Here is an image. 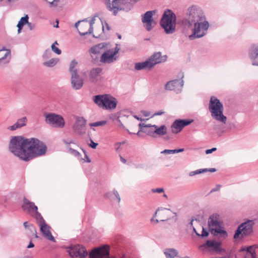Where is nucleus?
I'll return each instance as SVG.
<instances>
[{
  "label": "nucleus",
  "mask_w": 258,
  "mask_h": 258,
  "mask_svg": "<svg viewBox=\"0 0 258 258\" xmlns=\"http://www.w3.org/2000/svg\"><path fill=\"white\" fill-rule=\"evenodd\" d=\"M178 253V251L174 248H167L164 251L166 258H174Z\"/></svg>",
  "instance_id": "nucleus-30"
},
{
  "label": "nucleus",
  "mask_w": 258,
  "mask_h": 258,
  "mask_svg": "<svg viewBox=\"0 0 258 258\" xmlns=\"http://www.w3.org/2000/svg\"><path fill=\"white\" fill-rule=\"evenodd\" d=\"M187 14L189 16V19L192 20L194 23L200 22L204 18L201 9L196 6H192L188 8Z\"/></svg>",
  "instance_id": "nucleus-15"
},
{
  "label": "nucleus",
  "mask_w": 258,
  "mask_h": 258,
  "mask_svg": "<svg viewBox=\"0 0 258 258\" xmlns=\"http://www.w3.org/2000/svg\"><path fill=\"white\" fill-rule=\"evenodd\" d=\"M249 55L253 66H258V44H252L249 50Z\"/></svg>",
  "instance_id": "nucleus-22"
},
{
  "label": "nucleus",
  "mask_w": 258,
  "mask_h": 258,
  "mask_svg": "<svg viewBox=\"0 0 258 258\" xmlns=\"http://www.w3.org/2000/svg\"><path fill=\"white\" fill-rule=\"evenodd\" d=\"M30 138L22 136L12 137L9 144V150L20 160L27 162Z\"/></svg>",
  "instance_id": "nucleus-1"
},
{
  "label": "nucleus",
  "mask_w": 258,
  "mask_h": 258,
  "mask_svg": "<svg viewBox=\"0 0 258 258\" xmlns=\"http://www.w3.org/2000/svg\"><path fill=\"white\" fill-rule=\"evenodd\" d=\"M142 112L143 113L144 115L146 117L149 116L150 115V112L147 111L142 110Z\"/></svg>",
  "instance_id": "nucleus-64"
},
{
  "label": "nucleus",
  "mask_w": 258,
  "mask_h": 258,
  "mask_svg": "<svg viewBox=\"0 0 258 258\" xmlns=\"http://www.w3.org/2000/svg\"><path fill=\"white\" fill-rule=\"evenodd\" d=\"M195 220L197 221L198 220H197L196 218H195L194 217H191V220H190V222L188 223V224L190 225V227L191 228H192V227H194V226H193V222H194V221H195Z\"/></svg>",
  "instance_id": "nucleus-58"
},
{
  "label": "nucleus",
  "mask_w": 258,
  "mask_h": 258,
  "mask_svg": "<svg viewBox=\"0 0 258 258\" xmlns=\"http://www.w3.org/2000/svg\"><path fill=\"white\" fill-rule=\"evenodd\" d=\"M30 230L32 232H35V237L36 238H38V235L37 234L36 229L35 226L33 224H30Z\"/></svg>",
  "instance_id": "nucleus-50"
},
{
  "label": "nucleus",
  "mask_w": 258,
  "mask_h": 258,
  "mask_svg": "<svg viewBox=\"0 0 258 258\" xmlns=\"http://www.w3.org/2000/svg\"><path fill=\"white\" fill-rule=\"evenodd\" d=\"M120 0H112L111 7L118 6H119Z\"/></svg>",
  "instance_id": "nucleus-55"
},
{
  "label": "nucleus",
  "mask_w": 258,
  "mask_h": 258,
  "mask_svg": "<svg viewBox=\"0 0 258 258\" xmlns=\"http://www.w3.org/2000/svg\"><path fill=\"white\" fill-rule=\"evenodd\" d=\"M52 53L49 49H47L45 50L43 54L42 57L43 59H48L51 56Z\"/></svg>",
  "instance_id": "nucleus-40"
},
{
  "label": "nucleus",
  "mask_w": 258,
  "mask_h": 258,
  "mask_svg": "<svg viewBox=\"0 0 258 258\" xmlns=\"http://www.w3.org/2000/svg\"><path fill=\"white\" fill-rule=\"evenodd\" d=\"M193 119H175L171 125L172 133L174 134H178L180 133L182 129L191 124L194 122Z\"/></svg>",
  "instance_id": "nucleus-14"
},
{
  "label": "nucleus",
  "mask_w": 258,
  "mask_h": 258,
  "mask_svg": "<svg viewBox=\"0 0 258 258\" xmlns=\"http://www.w3.org/2000/svg\"><path fill=\"white\" fill-rule=\"evenodd\" d=\"M118 44H116V46L114 49H109V50H111V51L114 56L116 55L120 50V48L118 47Z\"/></svg>",
  "instance_id": "nucleus-45"
},
{
  "label": "nucleus",
  "mask_w": 258,
  "mask_h": 258,
  "mask_svg": "<svg viewBox=\"0 0 258 258\" xmlns=\"http://www.w3.org/2000/svg\"><path fill=\"white\" fill-rule=\"evenodd\" d=\"M51 48L52 51L58 55H59L61 53V50L54 44L51 45Z\"/></svg>",
  "instance_id": "nucleus-42"
},
{
  "label": "nucleus",
  "mask_w": 258,
  "mask_h": 258,
  "mask_svg": "<svg viewBox=\"0 0 258 258\" xmlns=\"http://www.w3.org/2000/svg\"><path fill=\"white\" fill-rule=\"evenodd\" d=\"M5 50H7V49H6V48L5 47H3L2 49H0V53L2 52V51H5ZM9 54H10V50L9 51L5 52V54H4L3 55L0 54V63L2 61H3V60L6 59V58L7 57V55Z\"/></svg>",
  "instance_id": "nucleus-38"
},
{
  "label": "nucleus",
  "mask_w": 258,
  "mask_h": 258,
  "mask_svg": "<svg viewBox=\"0 0 258 258\" xmlns=\"http://www.w3.org/2000/svg\"><path fill=\"white\" fill-rule=\"evenodd\" d=\"M254 223L252 220H247L238 225L235 231L233 238L237 239L239 238L242 239L245 236L250 235L253 232V226Z\"/></svg>",
  "instance_id": "nucleus-9"
},
{
  "label": "nucleus",
  "mask_w": 258,
  "mask_h": 258,
  "mask_svg": "<svg viewBox=\"0 0 258 258\" xmlns=\"http://www.w3.org/2000/svg\"><path fill=\"white\" fill-rule=\"evenodd\" d=\"M164 113V112L161 111V110H160V111H157L156 112L153 116H156V115H161L162 114H163Z\"/></svg>",
  "instance_id": "nucleus-62"
},
{
  "label": "nucleus",
  "mask_w": 258,
  "mask_h": 258,
  "mask_svg": "<svg viewBox=\"0 0 258 258\" xmlns=\"http://www.w3.org/2000/svg\"><path fill=\"white\" fill-rule=\"evenodd\" d=\"M151 190L154 193H155V192L162 193V192H164V189L162 187L157 188H152Z\"/></svg>",
  "instance_id": "nucleus-48"
},
{
  "label": "nucleus",
  "mask_w": 258,
  "mask_h": 258,
  "mask_svg": "<svg viewBox=\"0 0 258 258\" xmlns=\"http://www.w3.org/2000/svg\"><path fill=\"white\" fill-rule=\"evenodd\" d=\"M106 7L109 11H113V15L114 16H116L119 11H123L124 10V8L120 7V6L111 7L110 3H106Z\"/></svg>",
  "instance_id": "nucleus-29"
},
{
  "label": "nucleus",
  "mask_w": 258,
  "mask_h": 258,
  "mask_svg": "<svg viewBox=\"0 0 258 258\" xmlns=\"http://www.w3.org/2000/svg\"><path fill=\"white\" fill-rule=\"evenodd\" d=\"M166 55H162L160 51L155 52L144 61L135 63V69L137 71L142 70H151L156 64L165 62L167 60Z\"/></svg>",
  "instance_id": "nucleus-6"
},
{
  "label": "nucleus",
  "mask_w": 258,
  "mask_h": 258,
  "mask_svg": "<svg viewBox=\"0 0 258 258\" xmlns=\"http://www.w3.org/2000/svg\"><path fill=\"white\" fill-rule=\"evenodd\" d=\"M17 121L21 125V127H23L26 125L27 118L26 116H24L18 119Z\"/></svg>",
  "instance_id": "nucleus-39"
},
{
  "label": "nucleus",
  "mask_w": 258,
  "mask_h": 258,
  "mask_svg": "<svg viewBox=\"0 0 258 258\" xmlns=\"http://www.w3.org/2000/svg\"><path fill=\"white\" fill-rule=\"evenodd\" d=\"M184 151V148L175 149H165L161 152L162 154H175L180 152H182Z\"/></svg>",
  "instance_id": "nucleus-33"
},
{
  "label": "nucleus",
  "mask_w": 258,
  "mask_h": 258,
  "mask_svg": "<svg viewBox=\"0 0 258 258\" xmlns=\"http://www.w3.org/2000/svg\"><path fill=\"white\" fill-rule=\"evenodd\" d=\"M217 150V148L216 147H213L211 149H207L205 151V153L206 154H210L212 153L213 152L216 151Z\"/></svg>",
  "instance_id": "nucleus-53"
},
{
  "label": "nucleus",
  "mask_w": 258,
  "mask_h": 258,
  "mask_svg": "<svg viewBox=\"0 0 258 258\" xmlns=\"http://www.w3.org/2000/svg\"><path fill=\"white\" fill-rule=\"evenodd\" d=\"M106 123H107L106 120H101V121H98L90 123L89 124V125L91 127H93V126L97 127V126H99L104 125L106 124Z\"/></svg>",
  "instance_id": "nucleus-36"
},
{
  "label": "nucleus",
  "mask_w": 258,
  "mask_h": 258,
  "mask_svg": "<svg viewBox=\"0 0 258 258\" xmlns=\"http://www.w3.org/2000/svg\"><path fill=\"white\" fill-rule=\"evenodd\" d=\"M194 25V28L192 30L191 34L188 36V38L190 40H193L196 38H200L204 36L206 34V32H204L201 30V24L199 22H195L193 24Z\"/></svg>",
  "instance_id": "nucleus-20"
},
{
  "label": "nucleus",
  "mask_w": 258,
  "mask_h": 258,
  "mask_svg": "<svg viewBox=\"0 0 258 258\" xmlns=\"http://www.w3.org/2000/svg\"><path fill=\"white\" fill-rule=\"evenodd\" d=\"M210 232V231H209V229L207 230L206 228L203 227L202 231L201 233V238H205L208 237L209 235Z\"/></svg>",
  "instance_id": "nucleus-41"
},
{
  "label": "nucleus",
  "mask_w": 258,
  "mask_h": 258,
  "mask_svg": "<svg viewBox=\"0 0 258 258\" xmlns=\"http://www.w3.org/2000/svg\"><path fill=\"white\" fill-rule=\"evenodd\" d=\"M102 72V69L101 68H92L89 74L90 79L92 82L95 80L101 75Z\"/></svg>",
  "instance_id": "nucleus-26"
},
{
  "label": "nucleus",
  "mask_w": 258,
  "mask_h": 258,
  "mask_svg": "<svg viewBox=\"0 0 258 258\" xmlns=\"http://www.w3.org/2000/svg\"><path fill=\"white\" fill-rule=\"evenodd\" d=\"M214 252L218 254H221L225 253L226 252V250L225 248H222L221 245H218Z\"/></svg>",
  "instance_id": "nucleus-44"
},
{
  "label": "nucleus",
  "mask_w": 258,
  "mask_h": 258,
  "mask_svg": "<svg viewBox=\"0 0 258 258\" xmlns=\"http://www.w3.org/2000/svg\"><path fill=\"white\" fill-rule=\"evenodd\" d=\"M89 52L93 54H97L100 52L99 48L97 47V46L94 45L90 48Z\"/></svg>",
  "instance_id": "nucleus-43"
},
{
  "label": "nucleus",
  "mask_w": 258,
  "mask_h": 258,
  "mask_svg": "<svg viewBox=\"0 0 258 258\" xmlns=\"http://www.w3.org/2000/svg\"><path fill=\"white\" fill-rule=\"evenodd\" d=\"M183 86V81L182 80L175 79L168 81L165 85V89L167 90L180 91Z\"/></svg>",
  "instance_id": "nucleus-18"
},
{
  "label": "nucleus",
  "mask_w": 258,
  "mask_h": 258,
  "mask_svg": "<svg viewBox=\"0 0 258 258\" xmlns=\"http://www.w3.org/2000/svg\"><path fill=\"white\" fill-rule=\"evenodd\" d=\"M107 44L106 43H101L99 44H98L97 45H95L97 46V47L99 48V51L105 47L106 46Z\"/></svg>",
  "instance_id": "nucleus-54"
},
{
  "label": "nucleus",
  "mask_w": 258,
  "mask_h": 258,
  "mask_svg": "<svg viewBox=\"0 0 258 258\" xmlns=\"http://www.w3.org/2000/svg\"><path fill=\"white\" fill-rule=\"evenodd\" d=\"M58 58H52L48 61L44 62L43 65L47 67H53L58 62Z\"/></svg>",
  "instance_id": "nucleus-34"
},
{
  "label": "nucleus",
  "mask_w": 258,
  "mask_h": 258,
  "mask_svg": "<svg viewBox=\"0 0 258 258\" xmlns=\"http://www.w3.org/2000/svg\"><path fill=\"white\" fill-rule=\"evenodd\" d=\"M87 120L83 117L77 116L76 118V121L73 126L74 132L80 136L86 133V124Z\"/></svg>",
  "instance_id": "nucleus-16"
},
{
  "label": "nucleus",
  "mask_w": 258,
  "mask_h": 258,
  "mask_svg": "<svg viewBox=\"0 0 258 258\" xmlns=\"http://www.w3.org/2000/svg\"><path fill=\"white\" fill-rule=\"evenodd\" d=\"M21 127H22L21 126V125L17 121L15 124H14L13 125L10 126L9 127V128L11 131H15V130H17V128H21Z\"/></svg>",
  "instance_id": "nucleus-46"
},
{
  "label": "nucleus",
  "mask_w": 258,
  "mask_h": 258,
  "mask_svg": "<svg viewBox=\"0 0 258 258\" xmlns=\"http://www.w3.org/2000/svg\"><path fill=\"white\" fill-rule=\"evenodd\" d=\"M45 121L50 126L57 128H63L65 125L63 117L60 114L53 112L45 113Z\"/></svg>",
  "instance_id": "nucleus-11"
},
{
  "label": "nucleus",
  "mask_w": 258,
  "mask_h": 258,
  "mask_svg": "<svg viewBox=\"0 0 258 258\" xmlns=\"http://www.w3.org/2000/svg\"><path fill=\"white\" fill-rule=\"evenodd\" d=\"M169 210V211H171L170 210V209H169L163 208H162V207H159V208H158V209L157 210V211H156V212L154 214L153 216V218H154L155 217H156V215H157V212H158V211H160V210Z\"/></svg>",
  "instance_id": "nucleus-57"
},
{
  "label": "nucleus",
  "mask_w": 258,
  "mask_h": 258,
  "mask_svg": "<svg viewBox=\"0 0 258 258\" xmlns=\"http://www.w3.org/2000/svg\"><path fill=\"white\" fill-rule=\"evenodd\" d=\"M253 254H245L244 258H257L256 252H253Z\"/></svg>",
  "instance_id": "nucleus-52"
},
{
  "label": "nucleus",
  "mask_w": 258,
  "mask_h": 258,
  "mask_svg": "<svg viewBox=\"0 0 258 258\" xmlns=\"http://www.w3.org/2000/svg\"><path fill=\"white\" fill-rule=\"evenodd\" d=\"M112 192H113V194L114 195V196L116 198L117 202L118 203H119L120 201V196H119V195L118 191L116 189H114Z\"/></svg>",
  "instance_id": "nucleus-49"
},
{
  "label": "nucleus",
  "mask_w": 258,
  "mask_h": 258,
  "mask_svg": "<svg viewBox=\"0 0 258 258\" xmlns=\"http://www.w3.org/2000/svg\"><path fill=\"white\" fill-rule=\"evenodd\" d=\"M90 143L88 144L89 146L93 149H95L98 144L94 142L91 138H90Z\"/></svg>",
  "instance_id": "nucleus-47"
},
{
  "label": "nucleus",
  "mask_w": 258,
  "mask_h": 258,
  "mask_svg": "<svg viewBox=\"0 0 258 258\" xmlns=\"http://www.w3.org/2000/svg\"><path fill=\"white\" fill-rule=\"evenodd\" d=\"M194 22L190 19H183L178 22V24L183 27L184 29H189L193 25Z\"/></svg>",
  "instance_id": "nucleus-28"
},
{
  "label": "nucleus",
  "mask_w": 258,
  "mask_h": 258,
  "mask_svg": "<svg viewBox=\"0 0 258 258\" xmlns=\"http://www.w3.org/2000/svg\"><path fill=\"white\" fill-rule=\"evenodd\" d=\"M22 209L24 211H27L31 215L38 210V207L33 202L30 201L25 197H24L23 204L21 206Z\"/></svg>",
  "instance_id": "nucleus-19"
},
{
  "label": "nucleus",
  "mask_w": 258,
  "mask_h": 258,
  "mask_svg": "<svg viewBox=\"0 0 258 258\" xmlns=\"http://www.w3.org/2000/svg\"><path fill=\"white\" fill-rule=\"evenodd\" d=\"M77 64L78 62L75 59H73L69 66V72L71 74V85L75 90L80 89L84 84V80L79 75L78 70L76 68Z\"/></svg>",
  "instance_id": "nucleus-8"
},
{
  "label": "nucleus",
  "mask_w": 258,
  "mask_h": 258,
  "mask_svg": "<svg viewBox=\"0 0 258 258\" xmlns=\"http://www.w3.org/2000/svg\"><path fill=\"white\" fill-rule=\"evenodd\" d=\"M209 110L213 119L226 123L227 117L224 115V106L223 103L217 97L212 96L209 104Z\"/></svg>",
  "instance_id": "nucleus-4"
},
{
  "label": "nucleus",
  "mask_w": 258,
  "mask_h": 258,
  "mask_svg": "<svg viewBox=\"0 0 258 258\" xmlns=\"http://www.w3.org/2000/svg\"><path fill=\"white\" fill-rule=\"evenodd\" d=\"M109 252L105 246L97 247L89 253V258H109Z\"/></svg>",
  "instance_id": "nucleus-17"
},
{
  "label": "nucleus",
  "mask_w": 258,
  "mask_h": 258,
  "mask_svg": "<svg viewBox=\"0 0 258 258\" xmlns=\"http://www.w3.org/2000/svg\"><path fill=\"white\" fill-rule=\"evenodd\" d=\"M83 160H84L87 163H90L91 161L88 154H86L85 155H84V158L83 159Z\"/></svg>",
  "instance_id": "nucleus-59"
},
{
  "label": "nucleus",
  "mask_w": 258,
  "mask_h": 258,
  "mask_svg": "<svg viewBox=\"0 0 258 258\" xmlns=\"http://www.w3.org/2000/svg\"><path fill=\"white\" fill-rule=\"evenodd\" d=\"M154 127V136L156 138L157 136L161 137L167 134V127L165 125H161L160 126L156 124L152 125Z\"/></svg>",
  "instance_id": "nucleus-25"
},
{
  "label": "nucleus",
  "mask_w": 258,
  "mask_h": 258,
  "mask_svg": "<svg viewBox=\"0 0 258 258\" xmlns=\"http://www.w3.org/2000/svg\"><path fill=\"white\" fill-rule=\"evenodd\" d=\"M216 171H217V169L215 168L199 169H197L196 170L190 172L189 173V176H192L195 175L202 174V173H205L208 171H209L211 172H214Z\"/></svg>",
  "instance_id": "nucleus-27"
},
{
  "label": "nucleus",
  "mask_w": 258,
  "mask_h": 258,
  "mask_svg": "<svg viewBox=\"0 0 258 258\" xmlns=\"http://www.w3.org/2000/svg\"><path fill=\"white\" fill-rule=\"evenodd\" d=\"M59 0H53L52 2H50V6H57V3Z\"/></svg>",
  "instance_id": "nucleus-61"
},
{
  "label": "nucleus",
  "mask_w": 258,
  "mask_h": 258,
  "mask_svg": "<svg viewBox=\"0 0 258 258\" xmlns=\"http://www.w3.org/2000/svg\"><path fill=\"white\" fill-rule=\"evenodd\" d=\"M199 23L201 24V27L202 29L203 32H206L209 27V22L207 21H205L204 22H199Z\"/></svg>",
  "instance_id": "nucleus-37"
},
{
  "label": "nucleus",
  "mask_w": 258,
  "mask_h": 258,
  "mask_svg": "<svg viewBox=\"0 0 258 258\" xmlns=\"http://www.w3.org/2000/svg\"><path fill=\"white\" fill-rule=\"evenodd\" d=\"M156 12V10L148 11L142 15V22L148 31H151L156 25V22L154 20L153 18Z\"/></svg>",
  "instance_id": "nucleus-13"
},
{
  "label": "nucleus",
  "mask_w": 258,
  "mask_h": 258,
  "mask_svg": "<svg viewBox=\"0 0 258 258\" xmlns=\"http://www.w3.org/2000/svg\"><path fill=\"white\" fill-rule=\"evenodd\" d=\"M31 215L35 218L38 223L40 231L43 236L48 240L52 242H55V239L49 230L50 227L45 223L44 219L38 210L34 212V215L32 214Z\"/></svg>",
  "instance_id": "nucleus-10"
},
{
  "label": "nucleus",
  "mask_w": 258,
  "mask_h": 258,
  "mask_svg": "<svg viewBox=\"0 0 258 258\" xmlns=\"http://www.w3.org/2000/svg\"><path fill=\"white\" fill-rule=\"evenodd\" d=\"M34 247V244L30 241L29 244L27 245V248H31Z\"/></svg>",
  "instance_id": "nucleus-63"
},
{
  "label": "nucleus",
  "mask_w": 258,
  "mask_h": 258,
  "mask_svg": "<svg viewBox=\"0 0 258 258\" xmlns=\"http://www.w3.org/2000/svg\"><path fill=\"white\" fill-rule=\"evenodd\" d=\"M68 252L72 258H86L88 251L83 245H71Z\"/></svg>",
  "instance_id": "nucleus-12"
},
{
  "label": "nucleus",
  "mask_w": 258,
  "mask_h": 258,
  "mask_svg": "<svg viewBox=\"0 0 258 258\" xmlns=\"http://www.w3.org/2000/svg\"><path fill=\"white\" fill-rule=\"evenodd\" d=\"M240 252L245 251V254H253V252H255V250L253 248V246H242L239 250Z\"/></svg>",
  "instance_id": "nucleus-32"
},
{
  "label": "nucleus",
  "mask_w": 258,
  "mask_h": 258,
  "mask_svg": "<svg viewBox=\"0 0 258 258\" xmlns=\"http://www.w3.org/2000/svg\"><path fill=\"white\" fill-rule=\"evenodd\" d=\"M223 221L220 219L218 213L211 215L208 219V226L211 233L214 236H219L220 237H226L227 232L222 226Z\"/></svg>",
  "instance_id": "nucleus-2"
},
{
  "label": "nucleus",
  "mask_w": 258,
  "mask_h": 258,
  "mask_svg": "<svg viewBox=\"0 0 258 258\" xmlns=\"http://www.w3.org/2000/svg\"><path fill=\"white\" fill-rule=\"evenodd\" d=\"M27 25L28 27H29V29L31 30H32L34 28V25L32 24L31 23L29 22L28 21V23H27Z\"/></svg>",
  "instance_id": "nucleus-60"
},
{
  "label": "nucleus",
  "mask_w": 258,
  "mask_h": 258,
  "mask_svg": "<svg viewBox=\"0 0 258 258\" xmlns=\"http://www.w3.org/2000/svg\"><path fill=\"white\" fill-rule=\"evenodd\" d=\"M27 162L36 157L44 155L47 151V147L42 141L35 138H30Z\"/></svg>",
  "instance_id": "nucleus-5"
},
{
  "label": "nucleus",
  "mask_w": 258,
  "mask_h": 258,
  "mask_svg": "<svg viewBox=\"0 0 258 258\" xmlns=\"http://www.w3.org/2000/svg\"><path fill=\"white\" fill-rule=\"evenodd\" d=\"M95 17H93L91 20L89 22L90 24V27L88 29V30L87 32H81L80 31H79V33L81 36H85L87 34H91L93 32V25L95 23Z\"/></svg>",
  "instance_id": "nucleus-31"
},
{
  "label": "nucleus",
  "mask_w": 258,
  "mask_h": 258,
  "mask_svg": "<svg viewBox=\"0 0 258 258\" xmlns=\"http://www.w3.org/2000/svg\"><path fill=\"white\" fill-rule=\"evenodd\" d=\"M29 20V16L28 15H25L24 17H22L20 21L18 22L17 25L21 27H24V25L28 23V21Z\"/></svg>",
  "instance_id": "nucleus-35"
},
{
  "label": "nucleus",
  "mask_w": 258,
  "mask_h": 258,
  "mask_svg": "<svg viewBox=\"0 0 258 258\" xmlns=\"http://www.w3.org/2000/svg\"><path fill=\"white\" fill-rule=\"evenodd\" d=\"M93 100L100 108L108 110L114 109L117 104V99L108 94L95 95Z\"/></svg>",
  "instance_id": "nucleus-7"
},
{
  "label": "nucleus",
  "mask_w": 258,
  "mask_h": 258,
  "mask_svg": "<svg viewBox=\"0 0 258 258\" xmlns=\"http://www.w3.org/2000/svg\"><path fill=\"white\" fill-rule=\"evenodd\" d=\"M152 125H153L151 124H146L145 123H140L139 124L140 132H142V133H146L147 135L154 138L153 129L154 127H153Z\"/></svg>",
  "instance_id": "nucleus-24"
},
{
  "label": "nucleus",
  "mask_w": 258,
  "mask_h": 258,
  "mask_svg": "<svg viewBox=\"0 0 258 258\" xmlns=\"http://www.w3.org/2000/svg\"><path fill=\"white\" fill-rule=\"evenodd\" d=\"M176 16L170 9H166L160 20V25L167 34H173L176 30Z\"/></svg>",
  "instance_id": "nucleus-3"
},
{
  "label": "nucleus",
  "mask_w": 258,
  "mask_h": 258,
  "mask_svg": "<svg viewBox=\"0 0 258 258\" xmlns=\"http://www.w3.org/2000/svg\"><path fill=\"white\" fill-rule=\"evenodd\" d=\"M221 185L220 184H217L215 188H213L211 190V192H215L220 190Z\"/></svg>",
  "instance_id": "nucleus-56"
},
{
  "label": "nucleus",
  "mask_w": 258,
  "mask_h": 258,
  "mask_svg": "<svg viewBox=\"0 0 258 258\" xmlns=\"http://www.w3.org/2000/svg\"><path fill=\"white\" fill-rule=\"evenodd\" d=\"M117 58V56H114L111 50L108 49L102 54L100 61L104 63H111L115 61Z\"/></svg>",
  "instance_id": "nucleus-21"
},
{
  "label": "nucleus",
  "mask_w": 258,
  "mask_h": 258,
  "mask_svg": "<svg viewBox=\"0 0 258 258\" xmlns=\"http://www.w3.org/2000/svg\"><path fill=\"white\" fill-rule=\"evenodd\" d=\"M218 245H222V242L220 241H216L215 240L209 239L203 244L201 245L199 248L203 247L205 249L210 248V251H215Z\"/></svg>",
  "instance_id": "nucleus-23"
},
{
  "label": "nucleus",
  "mask_w": 258,
  "mask_h": 258,
  "mask_svg": "<svg viewBox=\"0 0 258 258\" xmlns=\"http://www.w3.org/2000/svg\"><path fill=\"white\" fill-rule=\"evenodd\" d=\"M69 151L72 154H74L76 156H79L81 155L80 153L78 151L72 148H70Z\"/></svg>",
  "instance_id": "nucleus-51"
}]
</instances>
